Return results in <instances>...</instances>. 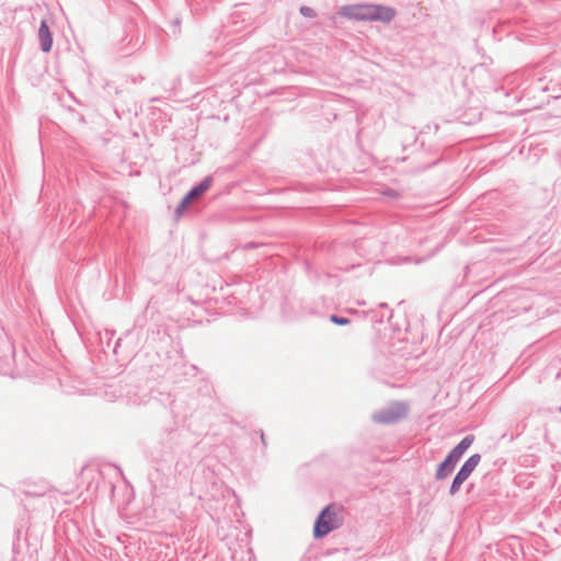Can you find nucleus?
<instances>
[{
    "instance_id": "nucleus-1",
    "label": "nucleus",
    "mask_w": 561,
    "mask_h": 561,
    "mask_svg": "<svg viewBox=\"0 0 561 561\" xmlns=\"http://www.w3.org/2000/svg\"><path fill=\"white\" fill-rule=\"evenodd\" d=\"M340 14L357 21H380L383 23L390 22L396 11L390 7L378 4H352L341 8Z\"/></svg>"
},
{
    "instance_id": "nucleus-2",
    "label": "nucleus",
    "mask_w": 561,
    "mask_h": 561,
    "mask_svg": "<svg viewBox=\"0 0 561 561\" xmlns=\"http://www.w3.org/2000/svg\"><path fill=\"white\" fill-rule=\"evenodd\" d=\"M341 513L342 508L334 504L327 506L314 524V537H323L330 531L336 529L342 524Z\"/></svg>"
},
{
    "instance_id": "nucleus-3",
    "label": "nucleus",
    "mask_w": 561,
    "mask_h": 561,
    "mask_svg": "<svg viewBox=\"0 0 561 561\" xmlns=\"http://www.w3.org/2000/svg\"><path fill=\"white\" fill-rule=\"evenodd\" d=\"M480 462V456L479 455H472L467 459V461L461 467L460 471L457 473V476L454 479V482L450 488L451 494L456 493L460 485L468 479V477L471 474V472L476 469V467Z\"/></svg>"
},
{
    "instance_id": "nucleus-4",
    "label": "nucleus",
    "mask_w": 561,
    "mask_h": 561,
    "mask_svg": "<svg viewBox=\"0 0 561 561\" xmlns=\"http://www.w3.org/2000/svg\"><path fill=\"white\" fill-rule=\"evenodd\" d=\"M38 38L44 53H49L53 47V35L45 20L41 22Z\"/></svg>"
},
{
    "instance_id": "nucleus-5",
    "label": "nucleus",
    "mask_w": 561,
    "mask_h": 561,
    "mask_svg": "<svg viewBox=\"0 0 561 561\" xmlns=\"http://www.w3.org/2000/svg\"><path fill=\"white\" fill-rule=\"evenodd\" d=\"M474 440L473 435L466 436L448 455L450 459H453L455 462H457L463 453L472 445Z\"/></svg>"
},
{
    "instance_id": "nucleus-6",
    "label": "nucleus",
    "mask_w": 561,
    "mask_h": 561,
    "mask_svg": "<svg viewBox=\"0 0 561 561\" xmlns=\"http://www.w3.org/2000/svg\"><path fill=\"white\" fill-rule=\"evenodd\" d=\"M210 184L211 181L209 179L204 180L198 186L190 191L186 195L187 199L191 202L198 199L210 187Z\"/></svg>"
},
{
    "instance_id": "nucleus-7",
    "label": "nucleus",
    "mask_w": 561,
    "mask_h": 561,
    "mask_svg": "<svg viewBox=\"0 0 561 561\" xmlns=\"http://www.w3.org/2000/svg\"><path fill=\"white\" fill-rule=\"evenodd\" d=\"M455 463L456 462L447 456L437 470V477L439 479L445 478L449 472H451Z\"/></svg>"
},
{
    "instance_id": "nucleus-8",
    "label": "nucleus",
    "mask_w": 561,
    "mask_h": 561,
    "mask_svg": "<svg viewBox=\"0 0 561 561\" xmlns=\"http://www.w3.org/2000/svg\"><path fill=\"white\" fill-rule=\"evenodd\" d=\"M191 203L192 202L187 199V196H185L179 204V207L176 209L178 215L181 216Z\"/></svg>"
},
{
    "instance_id": "nucleus-9",
    "label": "nucleus",
    "mask_w": 561,
    "mask_h": 561,
    "mask_svg": "<svg viewBox=\"0 0 561 561\" xmlns=\"http://www.w3.org/2000/svg\"><path fill=\"white\" fill-rule=\"evenodd\" d=\"M330 320L333 322V323H336V324H340V325H345V324H348L350 323V320L346 319V318H340L337 316H331Z\"/></svg>"
},
{
    "instance_id": "nucleus-10",
    "label": "nucleus",
    "mask_w": 561,
    "mask_h": 561,
    "mask_svg": "<svg viewBox=\"0 0 561 561\" xmlns=\"http://www.w3.org/2000/svg\"><path fill=\"white\" fill-rule=\"evenodd\" d=\"M300 12L302 15H305L307 18H313L316 15L313 9H311L309 7H301Z\"/></svg>"
}]
</instances>
